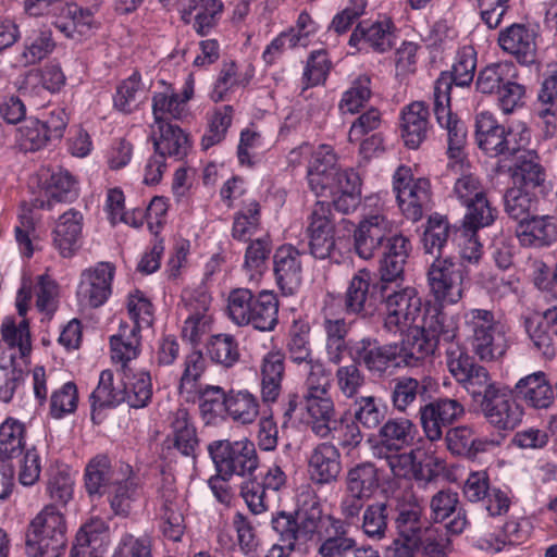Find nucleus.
<instances>
[{
    "mask_svg": "<svg viewBox=\"0 0 557 557\" xmlns=\"http://www.w3.org/2000/svg\"><path fill=\"white\" fill-rule=\"evenodd\" d=\"M307 178L318 197L331 198L336 210L349 213L361 200V178L352 169L341 170L331 146L321 145L308 163Z\"/></svg>",
    "mask_w": 557,
    "mask_h": 557,
    "instance_id": "obj_1",
    "label": "nucleus"
},
{
    "mask_svg": "<svg viewBox=\"0 0 557 557\" xmlns=\"http://www.w3.org/2000/svg\"><path fill=\"white\" fill-rule=\"evenodd\" d=\"M448 78H442L437 82L435 99V117L441 127L447 131L448 135V168L455 174H460L456 180L453 194L461 202L467 205L484 198L485 190L472 172L469 171V162L465 158L463 145L466 143L467 131L463 123L449 111L448 108Z\"/></svg>",
    "mask_w": 557,
    "mask_h": 557,
    "instance_id": "obj_2",
    "label": "nucleus"
},
{
    "mask_svg": "<svg viewBox=\"0 0 557 557\" xmlns=\"http://www.w3.org/2000/svg\"><path fill=\"white\" fill-rule=\"evenodd\" d=\"M463 330L472 352L485 362L502 358L508 348L505 325L493 311L481 308L467 309L462 313Z\"/></svg>",
    "mask_w": 557,
    "mask_h": 557,
    "instance_id": "obj_3",
    "label": "nucleus"
},
{
    "mask_svg": "<svg viewBox=\"0 0 557 557\" xmlns=\"http://www.w3.org/2000/svg\"><path fill=\"white\" fill-rule=\"evenodd\" d=\"M66 520L53 505L45 506L30 521L26 534L29 557H62L66 545Z\"/></svg>",
    "mask_w": 557,
    "mask_h": 557,
    "instance_id": "obj_4",
    "label": "nucleus"
},
{
    "mask_svg": "<svg viewBox=\"0 0 557 557\" xmlns=\"http://www.w3.org/2000/svg\"><path fill=\"white\" fill-rule=\"evenodd\" d=\"M393 191L401 212L418 221L431 202V183L425 177H413L410 166L399 165L392 177Z\"/></svg>",
    "mask_w": 557,
    "mask_h": 557,
    "instance_id": "obj_5",
    "label": "nucleus"
},
{
    "mask_svg": "<svg viewBox=\"0 0 557 557\" xmlns=\"http://www.w3.org/2000/svg\"><path fill=\"white\" fill-rule=\"evenodd\" d=\"M208 450L219 473L225 476L250 475L259 465L255 444L248 438L235 442L214 441L208 446Z\"/></svg>",
    "mask_w": 557,
    "mask_h": 557,
    "instance_id": "obj_6",
    "label": "nucleus"
},
{
    "mask_svg": "<svg viewBox=\"0 0 557 557\" xmlns=\"http://www.w3.org/2000/svg\"><path fill=\"white\" fill-rule=\"evenodd\" d=\"M422 300L414 287H405L393 292L384 300V327L394 334H405L421 325Z\"/></svg>",
    "mask_w": 557,
    "mask_h": 557,
    "instance_id": "obj_7",
    "label": "nucleus"
},
{
    "mask_svg": "<svg viewBox=\"0 0 557 557\" xmlns=\"http://www.w3.org/2000/svg\"><path fill=\"white\" fill-rule=\"evenodd\" d=\"M211 296L205 288L185 292L183 295L186 317L184 319L181 335L193 346L200 345L211 336L214 320L210 311Z\"/></svg>",
    "mask_w": 557,
    "mask_h": 557,
    "instance_id": "obj_8",
    "label": "nucleus"
},
{
    "mask_svg": "<svg viewBox=\"0 0 557 557\" xmlns=\"http://www.w3.org/2000/svg\"><path fill=\"white\" fill-rule=\"evenodd\" d=\"M115 267L110 262H98L85 269L79 276L76 300L81 309H95L103 306L112 294Z\"/></svg>",
    "mask_w": 557,
    "mask_h": 557,
    "instance_id": "obj_9",
    "label": "nucleus"
},
{
    "mask_svg": "<svg viewBox=\"0 0 557 557\" xmlns=\"http://www.w3.org/2000/svg\"><path fill=\"white\" fill-rule=\"evenodd\" d=\"M428 281L436 302L455 305L463 297V275L459 265L449 259L436 258L428 272Z\"/></svg>",
    "mask_w": 557,
    "mask_h": 557,
    "instance_id": "obj_10",
    "label": "nucleus"
},
{
    "mask_svg": "<svg viewBox=\"0 0 557 557\" xmlns=\"http://www.w3.org/2000/svg\"><path fill=\"white\" fill-rule=\"evenodd\" d=\"M326 521L336 522L331 516H323L320 504L313 502L310 508H302L296 517L285 512L278 513L273 518L272 525L274 531L282 532L287 541L306 543Z\"/></svg>",
    "mask_w": 557,
    "mask_h": 557,
    "instance_id": "obj_11",
    "label": "nucleus"
},
{
    "mask_svg": "<svg viewBox=\"0 0 557 557\" xmlns=\"http://www.w3.org/2000/svg\"><path fill=\"white\" fill-rule=\"evenodd\" d=\"M161 89L156 90L152 96V114L154 123L168 121L170 119L183 120L188 111V101L195 94V79L189 74L182 87L181 92L165 82L161 81Z\"/></svg>",
    "mask_w": 557,
    "mask_h": 557,
    "instance_id": "obj_12",
    "label": "nucleus"
},
{
    "mask_svg": "<svg viewBox=\"0 0 557 557\" xmlns=\"http://www.w3.org/2000/svg\"><path fill=\"white\" fill-rule=\"evenodd\" d=\"M394 228V222L386 216L383 209L366 213L354 232L357 255L364 260L371 259Z\"/></svg>",
    "mask_w": 557,
    "mask_h": 557,
    "instance_id": "obj_13",
    "label": "nucleus"
},
{
    "mask_svg": "<svg viewBox=\"0 0 557 557\" xmlns=\"http://www.w3.org/2000/svg\"><path fill=\"white\" fill-rule=\"evenodd\" d=\"M159 516L163 534L172 541L181 540L184 524V498L176 492L174 479L164 475L158 491Z\"/></svg>",
    "mask_w": 557,
    "mask_h": 557,
    "instance_id": "obj_14",
    "label": "nucleus"
},
{
    "mask_svg": "<svg viewBox=\"0 0 557 557\" xmlns=\"http://www.w3.org/2000/svg\"><path fill=\"white\" fill-rule=\"evenodd\" d=\"M332 211L326 201H317L308 216L307 235L311 253L319 259L329 258L335 247Z\"/></svg>",
    "mask_w": 557,
    "mask_h": 557,
    "instance_id": "obj_15",
    "label": "nucleus"
},
{
    "mask_svg": "<svg viewBox=\"0 0 557 557\" xmlns=\"http://www.w3.org/2000/svg\"><path fill=\"white\" fill-rule=\"evenodd\" d=\"M463 412V406L451 398H440L422 406L419 413L425 436L431 442L441 440L443 429L459 419Z\"/></svg>",
    "mask_w": 557,
    "mask_h": 557,
    "instance_id": "obj_16",
    "label": "nucleus"
},
{
    "mask_svg": "<svg viewBox=\"0 0 557 557\" xmlns=\"http://www.w3.org/2000/svg\"><path fill=\"white\" fill-rule=\"evenodd\" d=\"M480 406L487 422L498 430L511 431L522 421V407L505 388L486 400H480Z\"/></svg>",
    "mask_w": 557,
    "mask_h": 557,
    "instance_id": "obj_17",
    "label": "nucleus"
},
{
    "mask_svg": "<svg viewBox=\"0 0 557 557\" xmlns=\"http://www.w3.org/2000/svg\"><path fill=\"white\" fill-rule=\"evenodd\" d=\"M302 253L295 246L284 244L273 256L276 283L285 295L294 294L302 282Z\"/></svg>",
    "mask_w": 557,
    "mask_h": 557,
    "instance_id": "obj_18",
    "label": "nucleus"
},
{
    "mask_svg": "<svg viewBox=\"0 0 557 557\" xmlns=\"http://www.w3.org/2000/svg\"><path fill=\"white\" fill-rule=\"evenodd\" d=\"M307 471L312 483L327 485L335 482L342 471L341 453L331 443H320L307 458Z\"/></svg>",
    "mask_w": 557,
    "mask_h": 557,
    "instance_id": "obj_19",
    "label": "nucleus"
},
{
    "mask_svg": "<svg viewBox=\"0 0 557 557\" xmlns=\"http://www.w3.org/2000/svg\"><path fill=\"white\" fill-rule=\"evenodd\" d=\"M1 334L5 346L0 347V368H8L13 362H25L30 350V334L27 320L23 319L18 324L14 318L7 317L1 325Z\"/></svg>",
    "mask_w": 557,
    "mask_h": 557,
    "instance_id": "obj_20",
    "label": "nucleus"
},
{
    "mask_svg": "<svg viewBox=\"0 0 557 557\" xmlns=\"http://www.w3.org/2000/svg\"><path fill=\"white\" fill-rule=\"evenodd\" d=\"M127 475L115 479L107 490V498L114 516L127 517L143 504V490L126 467Z\"/></svg>",
    "mask_w": 557,
    "mask_h": 557,
    "instance_id": "obj_21",
    "label": "nucleus"
},
{
    "mask_svg": "<svg viewBox=\"0 0 557 557\" xmlns=\"http://www.w3.org/2000/svg\"><path fill=\"white\" fill-rule=\"evenodd\" d=\"M516 236L524 247H549L557 240V220L548 214L523 218L516 226Z\"/></svg>",
    "mask_w": 557,
    "mask_h": 557,
    "instance_id": "obj_22",
    "label": "nucleus"
},
{
    "mask_svg": "<svg viewBox=\"0 0 557 557\" xmlns=\"http://www.w3.org/2000/svg\"><path fill=\"white\" fill-rule=\"evenodd\" d=\"M302 420L319 437H327L336 428V411L332 396H302Z\"/></svg>",
    "mask_w": 557,
    "mask_h": 557,
    "instance_id": "obj_23",
    "label": "nucleus"
},
{
    "mask_svg": "<svg viewBox=\"0 0 557 557\" xmlns=\"http://www.w3.org/2000/svg\"><path fill=\"white\" fill-rule=\"evenodd\" d=\"M54 25L65 37L76 41L90 37L98 28L92 13L75 3L60 8Z\"/></svg>",
    "mask_w": 557,
    "mask_h": 557,
    "instance_id": "obj_24",
    "label": "nucleus"
},
{
    "mask_svg": "<svg viewBox=\"0 0 557 557\" xmlns=\"http://www.w3.org/2000/svg\"><path fill=\"white\" fill-rule=\"evenodd\" d=\"M418 433L414 423L406 418L387 420L379 432V441L373 454L383 457V453L399 451L410 446Z\"/></svg>",
    "mask_w": 557,
    "mask_h": 557,
    "instance_id": "obj_25",
    "label": "nucleus"
},
{
    "mask_svg": "<svg viewBox=\"0 0 557 557\" xmlns=\"http://www.w3.org/2000/svg\"><path fill=\"white\" fill-rule=\"evenodd\" d=\"M168 420L170 431L163 445L169 449H177L182 455H193L198 446V437L188 411L178 408L170 413Z\"/></svg>",
    "mask_w": 557,
    "mask_h": 557,
    "instance_id": "obj_26",
    "label": "nucleus"
},
{
    "mask_svg": "<svg viewBox=\"0 0 557 557\" xmlns=\"http://www.w3.org/2000/svg\"><path fill=\"white\" fill-rule=\"evenodd\" d=\"M513 186L537 191L546 181V172L534 150L522 151L510 168Z\"/></svg>",
    "mask_w": 557,
    "mask_h": 557,
    "instance_id": "obj_27",
    "label": "nucleus"
},
{
    "mask_svg": "<svg viewBox=\"0 0 557 557\" xmlns=\"http://www.w3.org/2000/svg\"><path fill=\"white\" fill-rule=\"evenodd\" d=\"M83 231V214L69 209L57 221L53 230V245L62 257H71L79 246Z\"/></svg>",
    "mask_w": 557,
    "mask_h": 557,
    "instance_id": "obj_28",
    "label": "nucleus"
},
{
    "mask_svg": "<svg viewBox=\"0 0 557 557\" xmlns=\"http://www.w3.org/2000/svg\"><path fill=\"white\" fill-rule=\"evenodd\" d=\"M429 129V110L421 101L406 106L401 111V137L409 148H418L426 138Z\"/></svg>",
    "mask_w": 557,
    "mask_h": 557,
    "instance_id": "obj_29",
    "label": "nucleus"
},
{
    "mask_svg": "<svg viewBox=\"0 0 557 557\" xmlns=\"http://www.w3.org/2000/svg\"><path fill=\"white\" fill-rule=\"evenodd\" d=\"M518 398L527 405L536 408H548L554 401V392L543 371H537L521 377L515 385Z\"/></svg>",
    "mask_w": 557,
    "mask_h": 557,
    "instance_id": "obj_30",
    "label": "nucleus"
},
{
    "mask_svg": "<svg viewBox=\"0 0 557 557\" xmlns=\"http://www.w3.org/2000/svg\"><path fill=\"white\" fill-rule=\"evenodd\" d=\"M499 46L520 62H533L536 52L535 33L522 24H513L500 33Z\"/></svg>",
    "mask_w": 557,
    "mask_h": 557,
    "instance_id": "obj_31",
    "label": "nucleus"
},
{
    "mask_svg": "<svg viewBox=\"0 0 557 557\" xmlns=\"http://www.w3.org/2000/svg\"><path fill=\"white\" fill-rule=\"evenodd\" d=\"M475 141L478 147L488 157H498L504 153V135L506 128L496 117L486 111L475 116Z\"/></svg>",
    "mask_w": 557,
    "mask_h": 557,
    "instance_id": "obj_32",
    "label": "nucleus"
},
{
    "mask_svg": "<svg viewBox=\"0 0 557 557\" xmlns=\"http://www.w3.org/2000/svg\"><path fill=\"white\" fill-rule=\"evenodd\" d=\"M355 351L357 357L366 364L370 371L382 373L391 364L400 367L399 345L377 346L375 342L363 338L356 344Z\"/></svg>",
    "mask_w": 557,
    "mask_h": 557,
    "instance_id": "obj_33",
    "label": "nucleus"
},
{
    "mask_svg": "<svg viewBox=\"0 0 557 557\" xmlns=\"http://www.w3.org/2000/svg\"><path fill=\"white\" fill-rule=\"evenodd\" d=\"M152 134L156 150L160 156L182 159L187 154L189 149L188 136L180 126L169 121H161L160 123H154Z\"/></svg>",
    "mask_w": 557,
    "mask_h": 557,
    "instance_id": "obj_34",
    "label": "nucleus"
},
{
    "mask_svg": "<svg viewBox=\"0 0 557 557\" xmlns=\"http://www.w3.org/2000/svg\"><path fill=\"white\" fill-rule=\"evenodd\" d=\"M406 338L399 345V363L413 367L420 360L432 355L436 348V341L430 336L423 325H418L406 332Z\"/></svg>",
    "mask_w": 557,
    "mask_h": 557,
    "instance_id": "obj_35",
    "label": "nucleus"
},
{
    "mask_svg": "<svg viewBox=\"0 0 557 557\" xmlns=\"http://www.w3.org/2000/svg\"><path fill=\"white\" fill-rule=\"evenodd\" d=\"M39 177L41 189L48 198V206H50L51 201H73L78 196V183L66 170H58L51 173L49 171H41Z\"/></svg>",
    "mask_w": 557,
    "mask_h": 557,
    "instance_id": "obj_36",
    "label": "nucleus"
},
{
    "mask_svg": "<svg viewBox=\"0 0 557 557\" xmlns=\"http://www.w3.org/2000/svg\"><path fill=\"white\" fill-rule=\"evenodd\" d=\"M396 527L401 540L420 543L423 548L443 536L436 528L421 521L420 511L417 508L400 511Z\"/></svg>",
    "mask_w": 557,
    "mask_h": 557,
    "instance_id": "obj_37",
    "label": "nucleus"
},
{
    "mask_svg": "<svg viewBox=\"0 0 557 557\" xmlns=\"http://www.w3.org/2000/svg\"><path fill=\"white\" fill-rule=\"evenodd\" d=\"M148 98V87L138 72L123 79L113 95V108L124 114L137 111Z\"/></svg>",
    "mask_w": 557,
    "mask_h": 557,
    "instance_id": "obj_38",
    "label": "nucleus"
},
{
    "mask_svg": "<svg viewBox=\"0 0 557 557\" xmlns=\"http://www.w3.org/2000/svg\"><path fill=\"white\" fill-rule=\"evenodd\" d=\"M65 84V75L59 64L49 63L41 69L29 71L21 86L22 92L40 96L42 90L59 91Z\"/></svg>",
    "mask_w": 557,
    "mask_h": 557,
    "instance_id": "obj_39",
    "label": "nucleus"
},
{
    "mask_svg": "<svg viewBox=\"0 0 557 557\" xmlns=\"http://www.w3.org/2000/svg\"><path fill=\"white\" fill-rule=\"evenodd\" d=\"M141 345L140 330L131 326L127 322H121L119 330L110 337L111 358L113 362L123 367L139 355Z\"/></svg>",
    "mask_w": 557,
    "mask_h": 557,
    "instance_id": "obj_40",
    "label": "nucleus"
},
{
    "mask_svg": "<svg viewBox=\"0 0 557 557\" xmlns=\"http://www.w3.org/2000/svg\"><path fill=\"white\" fill-rule=\"evenodd\" d=\"M284 355L281 351H269L261 362V395L267 403L275 401L281 394L284 376Z\"/></svg>",
    "mask_w": 557,
    "mask_h": 557,
    "instance_id": "obj_41",
    "label": "nucleus"
},
{
    "mask_svg": "<svg viewBox=\"0 0 557 557\" xmlns=\"http://www.w3.org/2000/svg\"><path fill=\"white\" fill-rule=\"evenodd\" d=\"M223 4L219 0H188L182 10V16L189 22L194 14V28L200 35H207L219 21Z\"/></svg>",
    "mask_w": 557,
    "mask_h": 557,
    "instance_id": "obj_42",
    "label": "nucleus"
},
{
    "mask_svg": "<svg viewBox=\"0 0 557 557\" xmlns=\"http://www.w3.org/2000/svg\"><path fill=\"white\" fill-rule=\"evenodd\" d=\"M476 67V52L472 47H463L461 48L456 55L455 62L453 64V72L451 76L447 74H442L434 83L433 88V99H434V110L436 109V99H435V92H436V86L437 82L442 78H448V108L450 110V90L453 82L457 86H469L474 77V72Z\"/></svg>",
    "mask_w": 557,
    "mask_h": 557,
    "instance_id": "obj_43",
    "label": "nucleus"
},
{
    "mask_svg": "<svg viewBox=\"0 0 557 557\" xmlns=\"http://www.w3.org/2000/svg\"><path fill=\"white\" fill-rule=\"evenodd\" d=\"M119 478L111 467L110 459L104 455L94 457L85 467V488L90 496L103 495L109 485Z\"/></svg>",
    "mask_w": 557,
    "mask_h": 557,
    "instance_id": "obj_44",
    "label": "nucleus"
},
{
    "mask_svg": "<svg viewBox=\"0 0 557 557\" xmlns=\"http://www.w3.org/2000/svg\"><path fill=\"white\" fill-rule=\"evenodd\" d=\"M391 25L389 21L360 23L351 34L349 44L356 47L363 44L379 52H384L393 46Z\"/></svg>",
    "mask_w": 557,
    "mask_h": 557,
    "instance_id": "obj_45",
    "label": "nucleus"
},
{
    "mask_svg": "<svg viewBox=\"0 0 557 557\" xmlns=\"http://www.w3.org/2000/svg\"><path fill=\"white\" fill-rule=\"evenodd\" d=\"M205 347L211 362L223 369H231L240 360L239 345L232 334L219 333L211 335Z\"/></svg>",
    "mask_w": 557,
    "mask_h": 557,
    "instance_id": "obj_46",
    "label": "nucleus"
},
{
    "mask_svg": "<svg viewBox=\"0 0 557 557\" xmlns=\"http://www.w3.org/2000/svg\"><path fill=\"white\" fill-rule=\"evenodd\" d=\"M260 405L258 398L250 392L230 391L226 401V416L235 423L248 425L259 416Z\"/></svg>",
    "mask_w": 557,
    "mask_h": 557,
    "instance_id": "obj_47",
    "label": "nucleus"
},
{
    "mask_svg": "<svg viewBox=\"0 0 557 557\" xmlns=\"http://www.w3.org/2000/svg\"><path fill=\"white\" fill-rule=\"evenodd\" d=\"M125 374L114 377L111 370H103L99 376V383L91 394L94 405L99 407H114L125 400Z\"/></svg>",
    "mask_w": 557,
    "mask_h": 557,
    "instance_id": "obj_48",
    "label": "nucleus"
},
{
    "mask_svg": "<svg viewBox=\"0 0 557 557\" xmlns=\"http://www.w3.org/2000/svg\"><path fill=\"white\" fill-rule=\"evenodd\" d=\"M371 273L359 270L351 278L346 292V308L349 312L360 313L373 307Z\"/></svg>",
    "mask_w": 557,
    "mask_h": 557,
    "instance_id": "obj_49",
    "label": "nucleus"
},
{
    "mask_svg": "<svg viewBox=\"0 0 557 557\" xmlns=\"http://www.w3.org/2000/svg\"><path fill=\"white\" fill-rule=\"evenodd\" d=\"M110 544V530L106 521L92 518L81 527L74 545L90 549L94 554L103 555Z\"/></svg>",
    "mask_w": 557,
    "mask_h": 557,
    "instance_id": "obj_50",
    "label": "nucleus"
},
{
    "mask_svg": "<svg viewBox=\"0 0 557 557\" xmlns=\"http://www.w3.org/2000/svg\"><path fill=\"white\" fill-rule=\"evenodd\" d=\"M421 450L413 449L409 453L398 454V451L383 453V459L386 460L392 473L398 478H416L420 480L429 479L423 470V461L418 460Z\"/></svg>",
    "mask_w": 557,
    "mask_h": 557,
    "instance_id": "obj_51",
    "label": "nucleus"
},
{
    "mask_svg": "<svg viewBox=\"0 0 557 557\" xmlns=\"http://www.w3.org/2000/svg\"><path fill=\"white\" fill-rule=\"evenodd\" d=\"M278 320V300L276 296L263 290L255 299L249 324L259 331H272Z\"/></svg>",
    "mask_w": 557,
    "mask_h": 557,
    "instance_id": "obj_52",
    "label": "nucleus"
},
{
    "mask_svg": "<svg viewBox=\"0 0 557 557\" xmlns=\"http://www.w3.org/2000/svg\"><path fill=\"white\" fill-rule=\"evenodd\" d=\"M25 443V424L15 418H7L0 424V455L12 458L23 450Z\"/></svg>",
    "mask_w": 557,
    "mask_h": 557,
    "instance_id": "obj_53",
    "label": "nucleus"
},
{
    "mask_svg": "<svg viewBox=\"0 0 557 557\" xmlns=\"http://www.w3.org/2000/svg\"><path fill=\"white\" fill-rule=\"evenodd\" d=\"M537 191L511 186L505 195V209L515 220H522L532 216L531 213L537 210Z\"/></svg>",
    "mask_w": 557,
    "mask_h": 557,
    "instance_id": "obj_54",
    "label": "nucleus"
},
{
    "mask_svg": "<svg viewBox=\"0 0 557 557\" xmlns=\"http://www.w3.org/2000/svg\"><path fill=\"white\" fill-rule=\"evenodd\" d=\"M228 394L216 385H206L199 392V411L207 424L213 423L216 418L226 413Z\"/></svg>",
    "mask_w": 557,
    "mask_h": 557,
    "instance_id": "obj_55",
    "label": "nucleus"
},
{
    "mask_svg": "<svg viewBox=\"0 0 557 557\" xmlns=\"http://www.w3.org/2000/svg\"><path fill=\"white\" fill-rule=\"evenodd\" d=\"M347 491L370 497L379 486L376 468L371 463H361L347 473Z\"/></svg>",
    "mask_w": 557,
    "mask_h": 557,
    "instance_id": "obj_56",
    "label": "nucleus"
},
{
    "mask_svg": "<svg viewBox=\"0 0 557 557\" xmlns=\"http://www.w3.org/2000/svg\"><path fill=\"white\" fill-rule=\"evenodd\" d=\"M15 140L23 151H37L49 141L45 125L38 119H26L16 129Z\"/></svg>",
    "mask_w": 557,
    "mask_h": 557,
    "instance_id": "obj_57",
    "label": "nucleus"
},
{
    "mask_svg": "<svg viewBox=\"0 0 557 557\" xmlns=\"http://www.w3.org/2000/svg\"><path fill=\"white\" fill-rule=\"evenodd\" d=\"M270 251L271 245L268 238L256 239L247 247L244 270L250 282H258L265 272Z\"/></svg>",
    "mask_w": 557,
    "mask_h": 557,
    "instance_id": "obj_58",
    "label": "nucleus"
},
{
    "mask_svg": "<svg viewBox=\"0 0 557 557\" xmlns=\"http://www.w3.org/2000/svg\"><path fill=\"white\" fill-rule=\"evenodd\" d=\"M323 327L326 333L327 358L332 363L337 364L343 360V354L346 350L347 324L344 319L325 317Z\"/></svg>",
    "mask_w": 557,
    "mask_h": 557,
    "instance_id": "obj_59",
    "label": "nucleus"
},
{
    "mask_svg": "<svg viewBox=\"0 0 557 557\" xmlns=\"http://www.w3.org/2000/svg\"><path fill=\"white\" fill-rule=\"evenodd\" d=\"M125 400L133 408L146 407L152 396V384L149 373L138 372L125 374Z\"/></svg>",
    "mask_w": 557,
    "mask_h": 557,
    "instance_id": "obj_60",
    "label": "nucleus"
},
{
    "mask_svg": "<svg viewBox=\"0 0 557 557\" xmlns=\"http://www.w3.org/2000/svg\"><path fill=\"white\" fill-rule=\"evenodd\" d=\"M513 67L509 63H494L484 67L478 75L476 89L482 94H497L512 77Z\"/></svg>",
    "mask_w": 557,
    "mask_h": 557,
    "instance_id": "obj_61",
    "label": "nucleus"
},
{
    "mask_svg": "<svg viewBox=\"0 0 557 557\" xmlns=\"http://www.w3.org/2000/svg\"><path fill=\"white\" fill-rule=\"evenodd\" d=\"M460 384L474 400L479 398L486 400L502 388L492 380L488 371L480 364L475 366Z\"/></svg>",
    "mask_w": 557,
    "mask_h": 557,
    "instance_id": "obj_62",
    "label": "nucleus"
},
{
    "mask_svg": "<svg viewBox=\"0 0 557 557\" xmlns=\"http://www.w3.org/2000/svg\"><path fill=\"white\" fill-rule=\"evenodd\" d=\"M256 297L248 288L233 289L227 297V313L237 325H249Z\"/></svg>",
    "mask_w": 557,
    "mask_h": 557,
    "instance_id": "obj_63",
    "label": "nucleus"
},
{
    "mask_svg": "<svg viewBox=\"0 0 557 557\" xmlns=\"http://www.w3.org/2000/svg\"><path fill=\"white\" fill-rule=\"evenodd\" d=\"M422 325L426 332H429L430 336L434 337L436 345L440 341H453L459 330L458 318L443 311H437L434 314L424 317Z\"/></svg>",
    "mask_w": 557,
    "mask_h": 557,
    "instance_id": "obj_64",
    "label": "nucleus"
}]
</instances>
